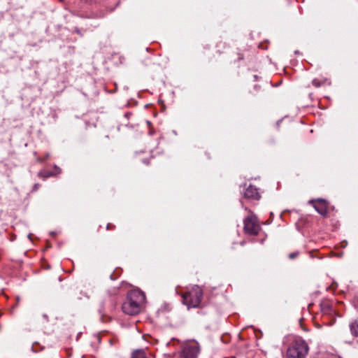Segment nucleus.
<instances>
[{
  "label": "nucleus",
  "instance_id": "nucleus-6",
  "mask_svg": "<svg viewBox=\"0 0 358 358\" xmlns=\"http://www.w3.org/2000/svg\"><path fill=\"white\" fill-rule=\"evenodd\" d=\"M308 203L311 204L322 216L326 217L327 215L329 203L326 200L322 199H312L308 201Z\"/></svg>",
  "mask_w": 358,
  "mask_h": 358
},
{
  "label": "nucleus",
  "instance_id": "nucleus-19",
  "mask_svg": "<svg viewBox=\"0 0 358 358\" xmlns=\"http://www.w3.org/2000/svg\"><path fill=\"white\" fill-rule=\"evenodd\" d=\"M146 358H148V357H146Z\"/></svg>",
  "mask_w": 358,
  "mask_h": 358
},
{
  "label": "nucleus",
  "instance_id": "nucleus-18",
  "mask_svg": "<svg viewBox=\"0 0 358 358\" xmlns=\"http://www.w3.org/2000/svg\"><path fill=\"white\" fill-rule=\"evenodd\" d=\"M50 176H52V174L50 173V174H48L47 176H45V177H49Z\"/></svg>",
  "mask_w": 358,
  "mask_h": 358
},
{
  "label": "nucleus",
  "instance_id": "nucleus-2",
  "mask_svg": "<svg viewBox=\"0 0 358 358\" xmlns=\"http://www.w3.org/2000/svg\"><path fill=\"white\" fill-rule=\"evenodd\" d=\"M203 292L198 285L194 286L189 291L182 294V303L187 308L199 307L203 299Z\"/></svg>",
  "mask_w": 358,
  "mask_h": 358
},
{
  "label": "nucleus",
  "instance_id": "nucleus-7",
  "mask_svg": "<svg viewBox=\"0 0 358 358\" xmlns=\"http://www.w3.org/2000/svg\"><path fill=\"white\" fill-rule=\"evenodd\" d=\"M244 197L258 200L260 198L258 189L255 186L250 185L244 192Z\"/></svg>",
  "mask_w": 358,
  "mask_h": 358
},
{
  "label": "nucleus",
  "instance_id": "nucleus-12",
  "mask_svg": "<svg viewBox=\"0 0 358 358\" xmlns=\"http://www.w3.org/2000/svg\"><path fill=\"white\" fill-rule=\"evenodd\" d=\"M116 228L115 225L112 223H108L106 225V229L108 231H113Z\"/></svg>",
  "mask_w": 358,
  "mask_h": 358
},
{
  "label": "nucleus",
  "instance_id": "nucleus-10",
  "mask_svg": "<svg viewBox=\"0 0 358 358\" xmlns=\"http://www.w3.org/2000/svg\"><path fill=\"white\" fill-rule=\"evenodd\" d=\"M145 352L143 350H136L131 354V358H146Z\"/></svg>",
  "mask_w": 358,
  "mask_h": 358
},
{
  "label": "nucleus",
  "instance_id": "nucleus-4",
  "mask_svg": "<svg viewBox=\"0 0 358 358\" xmlns=\"http://www.w3.org/2000/svg\"><path fill=\"white\" fill-rule=\"evenodd\" d=\"M262 230L257 217L249 210V215L243 220V231L249 236H257Z\"/></svg>",
  "mask_w": 358,
  "mask_h": 358
},
{
  "label": "nucleus",
  "instance_id": "nucleus-13",
  "mask_svg": "<svg viewBox=\"0 0 358 358\" xmlns=\"http://www.w3.org/2000/svg\"><path fill=\"white\" fill-rule=\"evenodd\" d=\"M299 253L298 252H292L289 255V258L290 259H294V258L299 256Z\"/></svg>",
  "mask_w": 358,
  "mask_h": 358
},
{
  "label": "nucleus",
  "instance_id": "nucleus-3",
  "mask_svg": "<svg viewBox=\"0 0 358 358\" xmlns=\"http://www.w3.org/2000/svg\"><path fill=\"white\" fill-rule=\"evenodd\" d=\"M308 350V345L305 341L301 338L296 339L288 347L286 358H306Z\"/></svg>",
  "mask_w": 358,
  "mask_h": 358
},
{
  "label": "nucleus",
  "instance_id": "nucleus-14",
  "mask_svg": "<svg viewBox=\"0 0 358 358\" xmlns=\"http://www.w3.org/2000/svg\"><path fill=\"white\" fill-rule=\"evenodd\" d=\"M138 159L141 160L143 164L148 165L149 164V159L145 158H141L140 156L138 157Z\"/></svg>",
  "mask_w": 358,
  "mask_h": 358
},
{
  "label": "nucleus",
  "instance_id": "nucleus-1",
  "mask_svg": "<svg viewBox=\"0 0 358 358\" xmlns=\"http://www.w3.org/2000/svg\"><path fill=\"white\" fill-rule=\"evenodd\" d=\"M145 302V295L140 289H132L127 293L122 308L124 313L129 315L138 314Z\"/></svg>",
  "mask_w": 358,
  "mask_h": 358
},
{
  "label": "nucleus",
  "instance_id": "nucleus-11",
  "mask_svg": "<svg viewBox=\"0 0 358 358\" xmlns=\"http://www.w3.org/2000/svg\"><path fill=\"white\" fill-rule=\"evenodd\" d=\"M243 53L238 52H237V58H234V62H239V61L243 60Z\"/></svg>",
  "mask_w": 358,
  "mask_h": 358
},
{
  "label": "nucleus",
  "instance_id": "nucleus-15",
  "mask_svg": "<svg viewBox=\"0 0 358 358\" xmlns=\"http://www.w3.org/2000/svg\"><path fill=\"white\" fill-rule=\"evenodd\" d=\"M106 13L103 11H101L99 14L96 15V17H103L105 16Z\"/></svg>",
  "mask_w": 358,
  "mask_h": 358
},
{
  "label": "nucleus",
  "instance_id": "nucleus-9",
  "mask_svg": "<svg viewBox=\"0 0 358 358\" xmlns=\"http://www.w3.org/2000/svg\"><path fill=\"white\" fill-rule=\"evenodd\" d=\"M349 327L351 334L355 337H358V320L351 322Z\"/></svg>",
  "mask_w": 358,
  "mask_h": 358
},
{
  "label": "nucleus",
  "instance_id": "nucleus-8",
  "mask_svg": "<svg viewBox=\"0 0 358 358\" xmlns=\"http://www.w3.org/2000/svg\"><path fill=\"white\" fill-rule=\"evenodd\" d=\"M312 84L315 87H320L324 85H329L331 84V81L329 78L324 77L314 78L312 81Z\"/></svg>",
  "mask_w": 358,
  "mask_h": 358
},
{
  "label": "nucleus",
  "instance_id": "nucleus-5",
  "mask_svg": "<svg viewBox=\"0 0 358 358\" xmlns=\"http://www.w3.org/2000/svg\"><path fill=\"white\" fill-rule=\"evenodd\" d=\"M199 352L200 348L197 342H187L182 346L179 358H197Z\"/></svg>",
  "mask_w": 358,
  "mask_h": 358
},
{
  "label": "nucleus",
  "instance_id": "nucleus-17",
  "mask_svg": "<svg viewBox=\"0 0 358 358\" xmlns=\"http://www.w3.org/2000/svg\"><path fill=\"white\" fill-rule=\"evenodd\" d=\"M38 187H39V185H38V184H35V185H34V190L38 189Z\"/></svg>",
  "mask_w": 358,
  "mask_h": 358
},
{
  "label": "nucleus",
  "instance_id": "nucleus-16",
  "mask_svg": "<svg viewBox=\"0 0 358 358\" xmlns=\"http://www.w3.org/2000/svg\"><path fill=\"white\" fill-rule=\"evenodd\" d=\"M322 306H323L322 308H330V306H329V303H325Z\"/></svg>",
  "mask_w": 358,
  "mask_h": 358
}]
</instances>
